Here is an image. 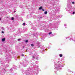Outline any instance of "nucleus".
<instances>
[{
	"mask_svg": "<svg viewBox=\"0 0 75 75\" xmlns=\"http://www.w3.org/2000/svg\"><path fill=\"white\" fill-rule=\"evenodd\" d=\"M59 56L60 57H62V54H60Z\"/></svg>",
	"mask_w": 75,
	"mask_h": 75,
	"instance_id": "f03ea898",
	"label": "nucleus"
},
{
	"mask_svg": "<svg viewBox=\"0 0 75 75\" xmlns=\"http://www.w3.org/2000/svg\"><path fill=\"white\" fill-rule=\"evenodd\" d=\"M52 34V32H50V33H48V34H49V35H50V34Z\"/></svg>",
	"mask_w": 75,
	"mask_h": 75,
	"instance_id": "39448f33",
	"label": "nucleus"
},
{
	"mask_svg": "<svg viewBox=\"0 0 75 75\" xmlns=\"http://www.w3.org/2000/svg\"><path fill=\"white\" fill-rule=\"evenodd\" d=\"M28 40H26V41H25V42H28Z\"/></svg>",
	"mask_w": 75,
	"mask_h": 75,
	"instance_id": "9d476101",
	"label": "nucleus"
},
{
	"mask_svg": "<svg viewBox=\"0 0 75 75\" xmlns=\"http://www.w3.org/2000/svg\"><path fill=\"white\" fill-rule=\"evenodd\" d=\"M42 11H44V9H42Z\"/></svg>",
	"mask_w": 75,
	"mask_h": 75,
	"instance_id": "2eb2a0df",
	"label": "nucleus"
},
{
	"mask_svg": "<svg viewBox=\"0 0 75 75\" xmlns=\"http://www.w3.org/2000/svg\"><path fill=\"white\" fill-rule=\"evenodd\" d=\"M2 33H4V32H3V31H2Z\"/></svg>",
	"mask_w": 75,
	"mask_h": 75,
	"instance_id": "4468645a",
	"label": "nucleus"
},
{
	"mask_svg": "<svg viewBox=\"0 0 75 75\" xmlns=\"http://www.w3.org/2000/svg\"><path fill=\"white\" fill-rule=\"evenodd\" d=\"M14 19V18L13 17H12L11 18V20H13Z\"/></svg>",
	"mask_w": 75,
	"mask_h": 75,
	"instance_id": "423d86ee",
	"label": "nucleus"
},
{
	"mask_svg": "<svg viewBox=\"0 0 75 75\" xmlns=\"http://www.w3.org/2000/svg\"><path fill=\"white\" fill-rule=\"evenodd\" d=\"M24 47H24V46H23V48H24Z\"/></svg>",
	"mask_w": 75,
	"mask_h": 75,
	"instance_id": "dca6fc26",
	"label": "nucleus"
},
{
	"mask_svg": "<svg viewBox=\"0 0 75 75\" xmlns=\"http://www.w3.org/2000/svg\"><path fill=\"white\" fill-rule=\"evenodd\" d=\"M44 14H47V11H45L44 13Z\"/></svg>",
	"mask_w": 75,
	"mask_h": 75,
	"instance_id": "20e7f679",
	"label": "nucleus"
},
{
	"mask_svg": "<svg viewBox=\"0 0 75 75\" xmlns=\"http://www.w3.org/2000/svg\"><path fill=\"white\" fill-rule=\"evenodd\" d=\"M5 40H6L5 38H4L3 39H2V41H5Z\"/></svg>",
	"mask_w": 75,
	"mask_h": 75,
	"instance_id": "f257e3e1",
	"label": "nucleus"
},
{
	"mask_svg": "<svg viewBox=\"0 0 75 75\" xmlns=\"http://www.w3.org/2000/svg\"><path fill=\"white\" fill-rule=\"evenodd\" d=\"M23 25H25V23H23Z\"/></svg>",
	"mask_w": 75,
	"mask_h": 75,
	"instance_id": "1a4fd4ad",
	"label": "nucleus"
},
{
	"mask_svg": "<svg viewBox=\"0 0 75 75\" xmlns=\"http://www.w3.org/2000/svg\"><path fill=\"white\" fill-rule=\"evenodd\" d=\"M14 12H15V13H16V11H14Z\"/></svg>",
	"mask_w": 75,
	"mask_h": 75,
	"instance_id": "a211bd4d",
	"label": "nucleus"
},
{
	"mask_svg": "<svg viewBox=\"0 0 75 75\" xmlns=\"http://www.w3.org/2000/svg\"><path fill=\"white\" fill-rule=\"evenodd\" d=\"M73 14H75V12L73 11Z\"/></svg>",
	"mask_w": 75,
	"mask_h": 75,
	"instance_id": "6e6552de",
	"label": "nucleus"
},
{
	"mask_svg": "<svg viewBox=\"0 0 75 75\" xmlns=\"http://www.w3.org/2000/svg\"><path fill=\"white\" fill-rule=\"evenodd\" d=\"M72 4H75V2H72Z\"/></svg>",
	"mask_w": 75,
	"mask_h": 75,
	"instance_id": "9b49d317",
	"label": "nucleus"
},
{
	"mask_svg": "<svg viewBox=\"0 0 75 75\" xmlns=\"http://www.w3.org/2000/svg\"><path fill=\"white\" fill-rule=\"evenodd\" d=\"M0 21H1V18H0Z\"/></svg>",
	"mask_w": 75,
	"mask_h": 75,
	"instance_id": "f8f14e48",
	"label": "nucleus"
},
{
	"mask_svg": "<svg viewBox=\"0 0 75 75\" xmlns=\"http://www.w3.org/2000/svg\"><path fill=\"white\" fill-rule=\"evenodd\" d=\"M30 45H31V46H32V47H33V46H34V45L33 44H31Z\"/></svg>",
	"mask_w": 75,
	"mask_h": 75,
	"instance_id": "0eeeda50",
	"label": "nucleus"
},
{
	"mask_svg": "<svg viewBox=\"0 0 75 75\" xmlns=\"http://www.w3.org/2000/svg\"><path fill=\"white\" fill-rule=\"evenodd\" d=\"M22 56H24V54H22Z\"/></svg>",
	"mask_w": 75,
	"mask_h": 75,
	"instance_id": "f3484780",
	"label": "nucleus"
},
{
	"mask_svg": "<svg viewBox=\"0 0 75 75\" xmlns=\"http://www.w3.org/2000/svg\"><path fill=\"white\" fill-rule=\"evenodd\" d=\"M18 41H20V39H18Z\"/></svg>",
	"mask_w": 75,
	"mask_h": 75,
	"instance_id": "ddd939ff",
	"label": "nucleus"
},
{
	"mask_svg": "<svg viewBox=\"0 0 75 75\" xmlns=\"http://www.w3.org/2000/svg\"><path fill=\"white\" fill-rule=\"evenodd\" d=\"M42 6H41V7H40L39 8V10H41V9H42Z\"/></svg>",
	"mask_w": 75,
	"mask_h": 75,
	"instance_id": "7ed1b4c3",
	"label": "nucleus"
}]
</instances>
